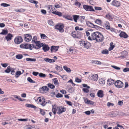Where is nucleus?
<instances>
[{"instance_id": "obj_11", "label": "nucleus", "mask_w": 129, "mask_h": 129, "mask_svg": "<svg viewBox=\"0 0 129 129\" xmlns=\"http://www.w3.org/2000/svg\"><path fill=\"white\" fill-rule=\"evenodd\" d=\"M42 49L43 51L46 52L48 51L50 49V47L48 45L44 44L43 45Z\"/></svg>"}, {"instance_id": "obj_38", "label": "nucleus", "mask_w": 129, "mask_h": 129, "mask_svg": "<svg viewBox=\"0 0 129 129\" xmlns=\"http://www.w3.org/2000/svg\"><path fill=\"white\" fill-rule=\"evenodd\" d=\"M22 57V55L21 54H19L16 56V58L18 59H21Z\"/></svg>"}, {"instance_id": "obj_44", "label": "nucleus", "mask_w": 129, "mask_h": 129, "mask_svg": "<svg viewBox=\"0 0 129 129\" xmlns=\"http://www.w3.org/2000/svg\"><path fill=\"white\" fill-rule=\"evenodd\" d=\"M1 6H2L4 7H7L8 6H10V4H9L6 3H2L1 4Z\"/></svg>"}, {"instance_id": "obj_14", "label": "nucleus", "mask_w": 129, "mask_h": 129, "mask_svg": "<svg viewBox=\"0 0 129 129\" xmlns=\"http://www.w3.org/2000/svg\"><path fill=\"white\" fill-rule=\"evenodd\" d=\"M112 4L117 7H118L120 6V2L115 0H114L112 2Z\"/></svg>"}, {"instance_id": "obj_43", "label": "nucleus", "mask_w": 129, "mask_h": 129, "mask_svg": "<svg viewBox=\"0 0 129 129\" xmlns=\"http://www.w3.org/2000/svg\"><path fill=\"white\" fill-rule=\"evenodd\" d=\"M27 80L31 83H35V81L33 80L30 77H28L27 78Z\"/></svg>"}, {"instance_id": "obj_10", "label": "nucleus", "mask_w": 129, "mask_h": 129, "mask_svg": "<svg viewBox=\"0 0 129 129\" xmlns=\"http://www.w3.org/2000/svg\"><path fill=\"white\" fill-rule=\"evenodd\" d=\"M35 44L36 46L37 47H35V49H38L43 46V43H41L40 41H37L36 42Z\"/></svg>"}, {"instance_id": "obj_31", "label": "nucleus", "mask_w": 129, "mask_h": 129, "mask_svg": "<svg viewBox=\"0 0 129 129\" xmlns=\"http://www.w3.org/2000/svg\"><path fill=\"white\" fill-rule=\"evenodd\" d=\"M63 69L67 72L70 73L71 72V70L70 68H68L66 66H65L63 67Z\"/></svg>"}, {"instance_id": "obj_7", "label": "nucleus", "mask_w": 129, "mask_h": 129, "mask_svg": "<svg viewBox=\"0 0 129 129\" xmlns=\"http://www.w3.org/2000/svg\"><path fill=\"white\" fill-rule=\"evenodd\" d=\"M104 37L102 33L99 32L98 34V37L96 41L97 42H102L104 40Z\"/></svg>"}, {"instance_id": "obj_62", "label": "nucleus", "mask_w": 129, "mask_h": 129, "mask_svg": "<svg viewBox=\"0 0 129 129\" xmlns=\"http://www.w3.org/2000/svg\"><path fill=\"white\" fill-rule=\"evenodd\" d=\"M123 71L124 72H128L129 71V68H125L123 69Z\"/></svg>"}, {"instance_id": "obj_49", "label": "nucleus", "mask_w": 129, "mask_h": 129, "mask_svg": "<svg viewBox=\"0 0 129 129\" xmlns=\"http://www.w3.org/2000/svg\"><path fill=\"white\" fill-rule=\"evenodd\" d=\"M48 87H49L51 89H54L55 87L54 85L51 84L50 83H49L48 84Z\"/></svg>"}, {"instance_id": "obj_1", "label": "nucleus", "mask_w": 129, "mask_h": 129, "mask_svg": "<svg viewBox=\"0 0 129 129\" xmlns=\"http://www.w3.org/2000/svg\"><path fill=\"white\" fill-rule=\"evenodd\" d=\"M99 31H96L95 32H93L91 33V36H89L88 38V39L89 40H96L97 39L98 37V34Z\"/></svg>"}, {"instance_id": "obj_16", "label": "nucleus", "mask_w": 129, "mask_h": 129, "mask_svg": "<svg viewBox=\"0 0 129 129\" xmlns=\"http://www.w3.org/2000/svg\"><path fill=\"white\" fill-rule=\"evenodd\" d=\"M119 36L121 37H122L124 38H126L128 37V35L125 33L123 31H121L119 34Z\"/></svg>"}, {"instance_id": "obj_32", "label": "nucleus", "mask_w": 129, "mask_h": 129, "mask_svg": "<svg viewBox=\"0 0 129 129\" xmlns=\"http://www.w3.org/2000/svg\"><path fill=\"white\" fill-rule=\"evenodd\" d=\"M53 80L54 84L57 86H58L59 83L57 79V78H54Z\"/></svg>"}, {"instance_id": "obj_40", "label": "nucleus", "mask_w": 129, "mask_h": 129, "mask_svg": "<svg viewBox=\"0 0 129 129\" xmlns=\"http://www.w3.org/2000/svg\"><path fill=\"white\" fill-rule=\"evenodd\" d=\"M99 83L102 85H104L105 83V80L104 79H101L99 80Z\"/></svg>"}, {"instance_id": "obj_30", "label": "nucleus", "mask_w": 129, "mask_h": 129, "mask_svg": "<svg viewBox=\"0 0 129 129\" xmlns=\"http://www.w3.org/2000/svg\"><path fill=\"white\" fill-rule=\"evenodd\" d=\"M98 76L97 74H95L92 75L93 79L94 81H96L98 79Z\"/></svg>"}, {"instance_id": "obj_42", "label": "nucleus", "mask_w": 129, "mask_h": 129, "mask_svg": "<svg viewBox=\"0 0 129 129\" xmlns=\"http://www.w3.org/2000/svg\"><path fill=\"white\" fill-rule=\"evenodd\" d=\"M29 2L30 3H33L36 5L38 3V2L35 0H29Z\"/></svg>"}, {"instance_id": "obj_21", "label": "nucleus", "mask_w": 129, "mask_h": 129, "mask_svg": "<svg viewBox=\"0 0 129 129\" xmlns=\"http://www.w3.org/2000/svg\"><path fill=\"white\" fill-rule=\"evenodd\" d=\"M86 24L88 26L92 28H93L94 26V25L93 23L89 21L86 22Z\"/></svg>"}, {"instance_id": "obj_54", "label": "nucleus", "mask_w": 129, "mask_h": 129, "mask_svg": "<svg viewBox=\"0 0 129 129\" xmlns=\"http://www.w3.org/2000/svg\"><path fill=\"white\" fill-rule=\"evenodd\" d=\"M87 88H84L82 90L84 92L87 93H88L89 91V90Z\"/></svg>"}, {"instance_id": "obj_12", "label": "nucleus", "mask_w": 129, "mask_h": 129, "mask_svg": "<svg viewBox=\"0 0 129 129\" xmlns=\"http://www.w3.org/2000/svg\"><path fill=\"white\" fill-rule=\"evenodd\" d=\"M59 48V46H52L51 47V53L53 52L54 51V52H56L57 50Z\"/></svg>"}, {"instance_id": "obj_63", "label": "nucleus", "mask_w": 129, "mask_h": 129, "mask_svg": "<svg viewBox=\"0 0 129 129\" xmlns=\"http://www.w3.org/2000/svg\"><path fill=\"white\" fill-rule=\"evenodd\" d=\"M95 9L96 10H102V8L100 7H94Z\"/></svg>"}, {"instance_id": "obj_52", "label": "nucleus", "mask_w": 129, "mask_h": 129, "mask_svg": "<svg viewBox=\"0 0 129 129\" xmlns=\"http://www.w3.org/2000/svg\"><path fill=\"white\" fill-rule=\"evenodd\" d=\"M45 61L49 63H51V59H49L48 58H45L44 59Z\"/></svg>"}, {"instance_id": "obj_33", "label": "nucleus", "mask_w": 129, "mask_h": 129, "mask_svg": "<svg viewBox=\"0 0 129 129\" xmlns=\"http://www.w3.org/2000/svg\"><path fill=\"white\" fill-rule=\"evenodd\" d=\"M51 7H52V6L51 5H49L48 6H47V11L49 13L51 12Z\"/></svg>"}, {"instance_id": "obj_5", "label": "nucleus", "mask_w": 129, "mask_h": 129, "mask_svg": "<svg viewBox=\"0 0 129 129\" xmlns=\"http://www.w3.org/2000/svg\"><path fill=\"white\" fill-rule=\"evenodd\" d=\"M114 85L118 88H121L123 87L124 84L121 81L117 80L115 82Z\"/></svg>"}, {"instance_id": "obj_26", "label": "nucleus", "mask_w": 129, "mask_h": 129, "mask_svg": "<svg viewBox=\"0 0 129 129\" xmlns=\"http://www.w3.org/2000/svg\"><path fill=\"white\" fill-rule=\"evenodd\" d=\"M12 70V69L11 68L10 66H9L7 68L5 71V72L6 73H9Z\"/></svg>"}, {"instance_id": "obj_55", "label": "nucleus", "mask_w": 129, "mask_h": 129, "mask_svg": "<svg viewBox=\"0 0 129 129\" xmlns=\"http://www.w3.org/2000/svg\"><path fill=\"white\" fill-rule=\"evenodd\" d=\"M127 52L125 51H124L121 53V54L122 55H125V56L127 55Z\"/></svg>"}, {"instance_id": "obj_61", "label": "nucleus", "mask_w": 129, "mask_h": 129, "mask_svg": "<svg viewBox=\"0 0 129 129\" xmlns=\"http://www.w3.org/2000/svg\"><path fill=\"white\" fill-rule=\"evenodd\" d=\"M65 102L66 103H67V104H68V105L70 106H72V102L69 101H66Z\"/></svg>"}, {"instance_id": "obj_51", "label": "nucleus", "mask_w": 129, "mask_h": 129, "mask_svg": "<svg viewBox=\"0 0 129 129\" xmlns=\"http://www.w3.org/2000/svg\"><path fill=\"white\" fill-rule=\"evenodd\" d=\"M39 76L40 77H46V75L45 74L41 73H39Z\"/></svg>"}, {"instance_id": "obj_39", "label": "nucleus", "mask_w": 129, "mask_h": 129, "mask_svg": "<svg viewBox=\"0 0 129 129\" xmlns=\"http://www.w3.org/2000/svg\"><path fill=\"white\" fill-rule=\"evenodd\" d=\"M41 37L42 39H47L48 37H47L46 36V35L43 34H41Z\"/></svg>"}, {"instance_id": "obj_20", "label": "nucleus", "mask_w": 129, "mask_h": 129, "mask_svg": "<svg viewBox=\"0 0 129 129\" xmlns=\"http://www.w3.org/2000/svg\"><path fill=\"white\" fill-rule=\"evenodd\" d=\"M49 88L47 87V86H43L40 89V90L41 92L42 90L43 91H47L49 90Z\"/></svg>"}, {"instance_id": "obj_13", "label": "nucleus", "mask_w": 129, "mask_h": 129, "mask_svg": "<svg viewBox=\"0 0 129 129\" xmlns=\"http://www.w3.org/2000/svg\"><path fill=\"white\" fill-rule=\"evenodd\" d=\"M115 82V80L111 78L107 80V84L109 86L113 85Z\"/></svg>"}, {"instance_id": "obj_58", "label": "nucleus", "mask_w": 129, "mask_h": 129, "mask_svg": "<svg viewBox=\"0 0 129 129\" xmlns=\"http://www.w3.org/2000/svg\"><path fill=\"white\" fill-rule=\"evenodd\" d=\"M93 28H94L97 30H100L101 28H102L101 27L98 26L97 25H94V27H93Z\"/></svg>"}, {"instance_id": "obj_15", "label": "nucleus", "mask_w": 129, "mask_h": 129, "mask_svg": "<svg viewBox=\"0 0 129 129\" xmlns=\"http://www.w3.org/2000/svg\"><path fill=\"white\" fill-rule=\"evenodd\" d=\"M58 107H57L56 105H54L53 106L52 109V111L54 115H55L56 111H58Z\"/></svg>"}, {"instance_id": "obj_64", "label": "nucleus", "mask_w": 129, "mask_h": 129, "mask_svg": "<svg viewBox=\"0 0 129 129\" xmlns=\"http://www.w3.org/2000/svg\"><path fill=\"white\" fill-rule=\"evenodd\" d=\"M1 65L4 68L6 67L8 65V64L7 63H1Z\"/></svg>"}, {"instance_id": "obj_60", "label": "nucleus", "mask_w": 129, "mask_h": 129, "mask_svg": "<svg viewBox=\"0 0 129 129\" xmlns=\"http://www.w3.org/2000/svg\"><path fill=\"white\" fill-rule=\"evenodd\" d=\"M48 23L49 25H54V23L53 21L51 20H49L48 21Z\"/></svg>"}, {"instance_id": "obj_53", "label": "nucleus", "mask_w": 129, "mask_h": 129, "mask_svg": "<svg viewBox=\"0 0 129 129\" xmlns=\"http://www.w3.org/2000/svg\"><path fill=\"white\" fill-rule=\"evenodd\" d=\"M111 67L113 68H114L116 69V70H119L120 69V68L119 67H117L116 66H111Z\"/></svg>"}, {"instance_id": "obj_19", "label": "nucleus", "mask_w": 129, "mask_h": 129, "mask_svg": "<svg viewBox=\"0 0 129 129\" xmlns=\"http://www.w3.org/2000/svg\"><path fill=\"white\" fill-rule=\"evenodd\" d=\"M51 13L53 14L56 15L59 17H61L62 15V13L58 11H53Z\"/></svg>"}, {"instance_id": "obj_56", "label": "nucleus", "mask_w": 129, "mask_h": 129, "mask_svg": "<svg viewBox=\"0 0 129 129\" xmlns=\"http://www.w3.org/2000/svg\"><path fill=\"white\" fill-rule=\"evenodd\" d=\"M107 24H105V26H106V28L108 29H110V25H109V22L107 23Z\"/></svg>"}, {"instance_id": "obj_35", "label": "nucleus", "mask_w": 129, "mask_h": 129, "mask_svg": "<svg viewBox=\"0 0 129 129\" xmlns=\"http://www.w3.org/2000/svg\"><path fill=\"white\" fill-rule=\"evenodd\" d=\"M22 73L20 71H18L16 73L15 77L16 78H18L19 76Z\"/></svg>"}, {"instance_id": "obj_57", "label": "nucleus", "mask_w": 129, "mask_h": 129, "mask_svg": "<svg viewBox=\"0 0 129 129\" xmlns=\"http://www.w3.org/2000/svg\"><path fill=\"white\" fill-rule=\"evenodd\" d=\"M63 96V95L60 93H58L56 96V97L57 98H61Z\"/></svg>"}, {"instance_id": "obj_34", "label": "nucleus", "mask_w": 129, "mask_h": 129, "mask_svg": "<svg viewBox=\"0 0 129 129\" xmlns=\"http://www.w3.org/2000/svg\"><path fill=\"white\" fill-rule=\"evenodd\" d=\"M63 17L68 20H70L71 21L73 20L72 17L70 16H64Z\"/></svg>"}, {"instance_id": "obj_45", "label": "nucleus", "mask_w": 129, "mask_h": 129, "mask_svg": "<svg viewBox=\"0 0 129 129\" xmlns=\"http://www.w3.org/2000/svg\"><path fill=\"white\" fill-rule=\"evenodd\" d=\"M86 42L83 41H80L79 42V43L80 44L81 46L84 47L85 46Z\"/></svg>"}, {"instance_id": "obj_3", "label": "nucleus", "mask_w": 129, "mask_h": 129, "mask_svg": "<svg viewBox=\"0 0 129 129\" xmlns=\"http://www.w3.org/2000/svg\"><path fill=\"white\" fill-rule=\"evenodd\" d=\"M81 33L79 31H74L72 33L71 36L73 38H79L81 36Z\"/></svg>"}, {"instance_id": "obj_4", "label": "nucleus", "mask_w": 129, "mask_h": 129, "mask_svg": "<svg viewBox=\"0 0 129 129\" xmlns=\"http://www.w3.org/2000/svg\"><path fill=\"white\" fill-rule=\"evenodd\" d=\"M23 41V39L21 37L18 36L16 37L14 40L15 43L17 44H19Z\"/></svg>"}, {"instance_id": "obj_36", "label": "nucleus", "mask_w": 129, "mask_h": 129, "mask_svg": "<svg viewBox=\"0 0 129 129\" xmlns=\"http://www.w3.org/2000/svg\"><path fill=\"white\" fill-rule=\"evenodd\" d=\"M26 60L27 61H36V59L35 58H26Z\"/></svg>"}, {"instance_id": "obj_22", "label": "nucleus", "mask_w": 129, "mask_h": 129, "mask_svg": "<svg viewBox=\"0 0 129 129\" xmlns=\"http://www.w3.org/2000/svg\"><path fill=\"white\" fill-rule=\"evenodd\" d=\"M73 17L74 21L76 22H77V20L79 18L80 16L77 15H73Z\"/></svg>"}, {"instance_id": "obj_46", "label": "nucleus", "mask_w": 129, "mask_h": 129, "mask_svg": "<svg viewBox=\"0 0 129 129\" xmlns=\"http://www.w3.org/2000/svg\"><path fill=\"white\" fill-rule=\"evenodd\" d=\"M106 18L109 19H113V18L112 16L110 15L109 14H108L106 15Z\"/></svg>"}, {"instance_id": "obj_37", "label": "nucleus", "mask_w": 129, "mask_h": 129, "mask_svg": "<svg viewBox=\"0 0 129 129\" xmlns=\"http://www.w3.org/2000/svg\"><path fill=\"white\" fill-rule=\"evenodd\" d=\"M79 18L80 20L81 23L83 22H84V20L85 19V17L84 16H81L79 17Z\"/></svg>"}, {"instance_id": "obj_29", "label": "nucleus", "mask_w": 129, "mask_h": 129, "mask_svg": "<svg viewBox=\"0 0 129 129\" xmlns=\"http://www.w3.org/2000/svg\"><path fill=\"white\" fill-rule=\"evenodd\" d=\"M94 22L95 23L99 25H101L102 24V20L99 19H96Z\"/></svg>"}, {"instance_id": "obj_50", "label": "nucleus", "mask_w": 129, "mask_h": 129, "mask_svg": "<svg viewBox=\"0 0 129 129\" xmlns=\"http://www.w3.org/2000/svg\"><path fill=\"white\" fill-rule=\"evenodd\" d=\"M40 110V113L43 115H44L45 114V112L44 111V110H43L41 108H39Z\"/></svg>"}, {"instance_id": "obj_6", "label": "nucleus", "mask_w": 129, "mask_h": 129, "mask_svg": "<svg viewBox=\"0 0 129 129\" xmlns=\"http://www.w3.org/2000/svg\"><path fill=\"white\" fill-rule=\"evenodd\" d=\"M24 40L26 42H29L32 39V36L29 34H25L24 35Z\"/></svg>"}, {"instance_id": "obj_59", "label": "nucleus", "mask_w": 129, "mask_h": 129, "mask_svg": "<svg viewBox=\"0 0 129 129\" xmlns=\"http://www.w3.org/2000/svg\"><path fill=\"white\" fill-rule=\"evenodd\" d=\"M37 40V38L36 36H34L33 39L32 40V42H34L35 43H36V41Z\"/></svg>"}, {"instance_id": "obj_9", "label": "nucleus", "mask_w": 129, "mask_h": 129, "mask_svg": "<svg viewBox=\"0 0 129 129\" xmlns=\"http://www.w3.org/2000/svg\"><path fill=\"white\" fill-rule=\"evenodd\" d=\"M64 26L63 25H57L55 27V29L58 30L60 33H62L64 31V30L63 29Z\"/></svg>"}, {"instance_id": "obj_47", "label": "nucleus", "mask_w": 129, "mask_h": 129, "mask_svg": "<svg viewBox=\"0 0 129 129\" xmlns=\"http://www.w3.org/2000/svg\"><path fill=\"white\" fill-rule=\"evenodd\" d=\"M8 33V31L7 30L3 29L2 30V32L0 34L2 35H6Z\"/></svg>"}, {"instance_id": "obj_27", "label": "nucleus", "mask_w": 129, "mask_h": 129, "mask_svg": "<svg viewBox=\"0 0 129 129\" xmlns=\"http://www.w3.org/2000/svg\"><path fill=\"white\" fill-rule=\"evenodd\" d=\"M42 103H41V105L43 106H44L47 103V102H45V99L44 98H42Z\"/></svg>"}, {"instance_id": "obj_48", "label": "nucleus", "mask_w": 129, "mask_h": 129, "mask_svg": "<svg viewBox=\"0 0 129 129\" xmlns=\"http://www.w3.org/2000/svg\"><path fill=\"white\" fill-rule=\"evenodd\" d=\"M102 53L104 54H108L109 53V51L106 49L103 50L102 51Z\"/></svg>"}, {"instance_id": "obj_24", "label": "nucleus", "mask_w": 129, "mask_h": 129, "mask_svg": "<svg viewBox=\"0 0 129 129\" xmlns=\"http://www.w3.org/2000/svg\"><path fill=\"white\" fill-rule=\"evenodd\" d=\"M91 46L90 43L88 42H86L84 47L87 49H88Z\"/></svg>"}, {"instance_id": "obj_17", "label": "nucleus", "mask_w": 129, "mask_h": 129, "mask_svg": "<svg viewBox=\"0 0 129 129\" xmlns=\"http://www.w3.org/2000/svg\"><path fill=\"white\" fill-rule=\"evenodd\" d=\"M13 37V36L10 33H9L8 34L7 36L5 37V38L8 41H9L11 40Z\"/></svg>"}, {"instance_id": "obj_23", "label": "nucleus", "mask_w": 129, "mask_h": 129, "mask_svg": "<svg viewBox=\"0 0 129 129\" xmlns=\"http://www.w3.org/2000/svg\"><path fill=\"white\" fill-rule=\"evenodd\" d=\"M28 44H22L20 45L21 48L28 49Z\"/></svg>"}, {"instance_id": "obj_41", "label": "nucleus", "mask_w": 129, "mask_h": 129, "mask_svg": "<svg viewBox=\"0 0 129 129\" xmlns=\"http://www.w3.org/2000/svg\"><path fill=\"white\" fill-rule=\"evenodd\" d=\"M56 67H55L56 70L59 72L61 71L62 69V68L61 67L56 66Z\"/></svg>"}, {"instance_id": "obj_2", "label": "nucleus", "mask_w": 129, "mask_h": 129, "mask_svg": "<svg viewBox=\"0 0 129 129\" xmlns=\"http://www.w3.org/2000/svg\"><path fill=\"white\" fill-rule=\"evenodd\" d=\"M83 8L86 11H94L95 10L91 6L84 5L83 6Z\"/></svg>"}, {"instance_id": "obj_28", "label": "nucleus", "mask_w": 129, "mask_h": 129, "mask_svg": "<svg viewBox=\"0 0 129 129\" xmlns=\"http://www.w3.org/2000/svg\"><path fill=\"white\" fill-rule=\"evenodd\" d=\"M113 43L112 42H111L110 44V46L108 50L109 51H111L115 47V46L113 45Z\"/></svg>"}, {"instance_id": "obj_8", "label": "nucleus", "mask_w": 129, "mask_h": 129, "mask_svg": "<svg viewBox=\"0 0 129 129\" xmlns=\"http://www.w3.org/2000/svg\"><path fill=\"white\" fill-rule=\"evenodd\" d=\"M58 111L57 112V113L58 114L60 115L66 111V108L60 106L58 107Z\"/></svg>"}, {"instance_id": "obj_25", "label": "nucleus", "mask_w": 129, "mask_h": 129, "mask_svg": "<svg viewBox=\"0 0 129 129\" xmlns=\"http://www.w3.org/2000/svg\"><path fill=\"white\" fill-rule=\"evenodd\" d=\"M91 63L96 64H102V62L101 61L98 60H92Z\"/></svg>"}, {"instance_id": "obj_18", "label": "nucleus", "mask_w": 129, "mask_h": 129, "mask_svg": "<svg viewBox=\"0 0 129 129\" xmlns=\"http://www.w3.org/2000/svg\"><path fill=\"white\" fill-rule=\"evenodd\" d=\"M98 96L99 98H102L104 96L103 91L101 90H99L97 92Z\"/></svg>"}]
</instances>
